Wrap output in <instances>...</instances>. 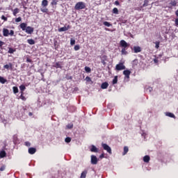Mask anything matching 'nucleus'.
<instances>
[{
  "instance_id": "nucleus-1",
  "label": "nucleus",
  "mask_w": 178,
  "mask_h": 178,
  "mask_svg": "<svg viewBox=\"0 0 178 178\" xmlns=\"http://www.w3.org/2000/svg\"><path fill=\"white\" fill-rule=\"evenodd\" d=\"M20 29H22V31H25L27 34H31L34 33V28L31 26H27V24L23 22L19 25Z\"/></svg>"
},
{
  "instance_id": "nucleus-2",
  "label": "nucleus",
  "mask_w": 178,
  "mask_h": 178,
  "mask_svg": "<svg viewBox=\"0 0 178 178\" xmlns=\"http://www.w3.org/2000/svg\"><path fill=\"white\" fill-rule=\"evenodd\" d=\"M120 47H122V50H121V54L122 55H127V51H126V49L127 48H129V45L127 42L126 40H120Z\"/></svg>"
},
{
  "instance_id": "nucleus-3",
  "label": "nucleus",
  "mask_w": 178,
  "mask_h": 178,
  "mask_svg": "<svg viewBox=\"0 0 178 178\" xmlns=\"http://www.w3.org/2000/svg\"><path fill=\"white\" fill-rule=\"evenodd\" d=\"M75 10H81V9H86V3L83 1H79L74 6Z\"/></svg>"
},
{
  "instance_id": "nucleus-4",
  "label": "nucleus",
  "mask_w": 178,
  "mask_h": 178,
  "mask_svg": "<svg viewBox=\"0 0 178 178\" xmlns=\"http://www.w3.org/2000/svg\"><path fill=\"white\" fill-rule=\"evenodd\" d=\"M102 147L103 149L106 151L108 154H112V149L106 143H102Z\"/></svg>"
},
{
  "instance_id": "nucleus-5",
  "label": "nucleus",
  "mask_w": 178,
  "mask_h": 178,
  "mask_svg": "<svg viewBox=\"0 0 178 178\" xmlns=\"http://www.w3.org/2000/svg\"><path fill=\"white\" fill-rule=\"evenodd\" d=\"M126 69V66L123 65V63H120L119 64H117L115 66V70L120 71V70H124Z\"/></svg>"
},
{
  "instance_id": "nucleus-6",
  "label": "nucleus",
  "mask_w": 178,
  "mask_h": 178,
  "mask_svg": "<svg viewBox=\"0 0 178 178\" xmlns=\"http://www.w3.org/2000/svg\"><path fill=\"white\" fill-rule=\"evenodd\" d=\"M91 163L92 165H97L98 163V159L97 158V156H91Z\"/></svg>"
},
{
  "instance_id": "nucleus-7",
  "label": "nucleus",
  "mask_w": 178,
  "mask_h": 178,
  "mask_svg": "<svg viewBox=\"0 0 178 178\" xmlns=\"http://www.w3.org/2000/svg\"><path fill=\"white\" fill-rule=\"evenodd\" d=\"M123 74L125 76L126 79H130V74H131V71L129 70H124Z\"/></svg>"
},
{
  "instance_id": "nucleus-8",
  "label": "nucleus",
  "mask_w": 178,
  "mask_h": 178,
  "mask_svg": "<svg viewBox=\"0 0 178 178\" xmlns=\"http://www.w3.org/2000/svg\"><path fill=\"white\" fill-rule=\"evenodd\" d=\"M4 69H7V70H13V64L12 63H9L3 66Z\"/></svg>"
},
{
  "instance_id": "nucleus-9",
  "label": "nucleus",
  "mask_w": 178,
  "mask_h": 178,
  "mask_svg": "<svg viewBox=\"0 0 178 178\" xmlns=\"http://www.w3.org/2000/svg\"><path fill=\"white\" fill-rule=\"evenodd\" d=\"M29 154L33 155L35 152H37V149L35 147H30L28 150Z\"/></svg>"
},
{
  "instance_id": "nucleus-10",
  "label": "nucleus",
  "mask_w": 178,
  "mask_h": 178,
  "mask_svg": "<svg viewBox=\"0 0 178 178\" xmlns=\"http://www.w3.org/2000/svg\"><path fill=\"white\" fill-rule=\"evenodd\" d=\"M3 37H8L9 35V29H3Z\"/></svg>"
},
{
  "instance_id": "nucleus-11",
  "label": "nucleus",
  "mask_w": 178,
  "mask_h": 178,
  "mask_svg": "<svg viewBox=\"0 0 178 178\" xmlns=\"http://www.w3.org/2000/svg\"><path fill=\"white\" fill-rule=\"evenodd\" d=\"M134 51L135 54H138V52H141V47L139 46H134Z\"/></svg>"
},
{
  "instance_id": "nucleus-12",
  "label": "nucleus",
  "mask_w": 178,
  "mask_h": 178,
  "mask_svg": "<svg viewBox=\"0 0 178 178\" xmlns=\"http://www.w3.org/2000/svg\"><path fill=\"white\" fill-rule=\"evenodd\" d=\"M90 151L91 152H98V148H97V147H95V145H92L90 146Z\"/></svg>"
},
{
  "instance_id": "nucleus-13",
  "label": "nucleus",
  "mask_w": 178,
  "mask_h": 178,
  "mask_svg": "<svg viewBox=\"0 0 178 178\" xmlns=\"http://www.w3.org/2000/svg\"><path fill=\"white\" fill-rule=\"evenodd\" d=\"M108 86L109 83H108V82H104L101 85V88H102V90H106V88H108Z\"/></svg>"
},
{
  "instance_id": "nucleus-14",
  "label": "nucleus",
  "mask_w": 178,
  "mask_h": 178,
  "mask_svg": "<svg viewBox=\"0 0 178 178\" xmlns=\"http://www.w3.org/2000/svg\"><path fill=\"white\" fill-rule=\"evenodd\" d=\"M70 29V25H68L67 26H63L58 29V31H67Z\"/></svg>"
},
{
  "instance_id": "nucleus-15",
  "label": "nucleus",
  "mask_w": 178,
  "mask_h": 178,
  "mask_svg": "<svg viewBox=\"0 0 178 178\" xmlns=\"http://www.w3.org/2000/svg\"><path fill=\"white\" fill-rule=\"evenodd\" d=\"M87 173H88L87 170H83L81 174L80 178H86L87 177Z\"/></svg>"
},
{
  "instance_id": "nucleus-16",
  "label": "nucleus",
  "mask_w": 178,
  "mask_h": 178,
  "mask_svg": "<svg viewBox=\"0 0 178 178\" xmlns=\"http://www.w3.org/2000/svg\"><path fill=\"white\" fill-rule=\"evenodd\" d=\"M150 159H151V158L148 155H146L143 157V161L145 162L146 163H148V162H149Z\"/></svg>"
},
{
  "instance_id": "nucleus-17",
  "label": "nucleus",
  "mask_w": 178,
  "mask_h": 178,
  "mask_svg": "<svg viewBox=\"0 0 178 178\" xmlns=\"http://www.w3.org/2000/svg\"><path fill=\"white\" fill-rule=\"evenodd\" d=\"M27 42L29 45H34V44H35V41L33 39H28Z\"/></svg>"
},
{
  "instance_id": "nucleus-18",
  "label": "nucleus",
  "mask_w": 178,
  "mask_h": 178,
  "mask_svg": "<svg viewBox=\"0 0 178 178\" xmlns=\"http://www.w3.org/2000/svg\"><path fill=\"white\" fill-rule=\"evenodd\" d=\"M42 6H43L44 8H46V6H48V0H42Z\"/></svg>"
},
{
  "instance_id": "nucleus-19",
  "label": "nucleus",
  "mask_w": 178,
  "mask_h": 178,
  "mask_svg": "<svg viewBox=\"0 0 178 178\" xmlns=\"http://www.w3.org/2000/svg\"><path fill=\"white\" fill-rule=\"evenodd\" d=\"M6 156V152L4 150L0 152V158H5Z\"/></svg>"
},
{
  "instance_id": "nucleus-20",
  "label": "nucleus",
  "mask_w": 178,
  "mask_h": 178,
  "mask_svg": "<svg viewBox=\"0 0 178 178\" xmlns=\"http://www.w3.org/2000/svg\"><path fill=\"white\" fill-rule=\"evenodd\" d=\"M6 81H8L6 79L3 78V76H0V83H1V84H5Z\"/></svg>"
},
{
  "instance_id": "nucleus-21",
  "label": "nucleus",
  "mask_w": 178,
  "mask_h": 178,
  "mask_svg": "<svg viewBox=\"0 0 178 178\" xmlns=\"http://www.w3.org/2000/svg\"><path fill=\"white\" fill-rule=\"evenodd\" d=\"M127 152H129V147L124 146V152L122 153V155H126V154H127Z\"/></svg>"
},
{
  "instance_id": "nucleus-22",
  "label": "nucleus",
  "mask_w": 178,
  "mask_h": 178,
  "mask_svg": "<svg viewBox=\"0 0 178 178\" xmlns=\"http://www.w3.org/2000/svg\"><path fill=\"white\" fill-rule=\"evenodd\" d=\"M170 5L171 6H177V1H176V0H172L170 3Z\"/></svg>"
},
{
  "instance_id": "nucleus-23",
  "label": "nucleus",
  "mask_w": 178,
  "mask_h": 178,
  "mask_svg": "<svg viewBox=\"0 0 178 178\" xmlns=\"http://www.w3.org/2000/svg\"><path fill=\"white\" fill-rule=\"evenodd\" d=\"M8 52V54H13V53L16 52V49H13L12 47H9Z\"/></svg>"
},
{
  "instance_id": "nucleus-24",
  "label": "nucleus",
  "mask_w": 178,
  "mask_h": 178,
  "mask_svg": "<svg viewBox=\"0 0 178 178\" xmlns=\"http://www.w3.org/2000/svg\"><path fill=\"white\" fill-rule=\"evenodd\" d=\"M165 115L168 116L169 118H176V116H175V114L172 113H165Z\"/></svg>"
},
{
  "instance_id": "nucleus-25",
  "label": "nucleus",
  "mask_w": 178,
  "mask_h": 178,
  "mask_svg": "<svg viewBox=\"0 0 178 178\" xmlns=\"http://www.w3.org/2000/svg\"><path fill=\"white\" fill-rule=\"evenodd\" d=\"M113 13H114V15H119V10L118 8H114L113 9Z\"/></svg>"
},
{
  "instance_id": "nucleus-26",
  "label": "nucleus",
  "mask_w": 178,
  "mask_h": 178,
  "mask_svg": "<svg viewBox=\"0 0 178 178\" xmlns=\"http://www.w3.org/2000/svg\"><path fill=\"white\" fill-rule=\"evenodd\" d=\"M19 8H15V9L13 10V15H14L15 16H16V15H17V13H19Z\"/></svg>"
},
{
  "instance_id": "nucleus-27",
  "label": "nucleus",
  "mask_w": 178,
  "mask_h": 178,
  "mask_svg": "<svg viewBox=\"0 0 178 178\" xmlns=\"http://www.w3.org/2000/svg\"><path fill=\"white\" fill-rule=\"evenodd\" d=\"M13 90L14 94H17V92H19V88H17V87H16V86H14L13 88Z\"/></svg>"
},
{
  "instance_id": "nucleus-28",
  "label": "nucleus",
  "mask_w": 178,
  "mask_h": 178,
  "mask_svg": "<svg viewBox=\"0 0 178 178\" xmlns=\"http://www.w3.org/2000/svg\"><path fill=\"white\" fill-rule=\"evenodd\" d=\"M19 90H20L21 92H23V91H24V90H26V86H24V85H21L19 86Z\"/></svg>"
},
{
  "instance_id": "nucleus-29",
  "label": "nucleus",
  "mask_w": 178,
  "mask_h": 178,
  "mask_svg": "<svg viewBox=\"0 0 178 178\" xmlns=\"http://www.w3.org/2000/svg\"><path fill=\"white\" fill-rule=\"evenodd\" d=\"M104 26H106V27H111V26H112L111 24H110L108 22H104L103 23Z\"/></svg>"
},
{
  "instance_id": "nucleus-30",
  "label": "nucleus",
  "mask_w": 178,
  "mask_h": 178,
  "mask_svg": "<svg viewBox=\"0 0 178 178\" xmlns=\"http://www.w3.org/2000/svg\"><path fill=\"white\" fill-rule=\"evenodd\" d=\"M85 71L86 73H91V68L90 67H85Z\"/></svg>"
},
{
  "instance_id": "nucleus-31",
  "label": "nucleus",
  "mask_w": 178,
  "mask_h": 178,
  "mask_svg": "<svg viewBox=\"0 0 178 178\" xmlns=\"http://www.w3.org/2000/svg\"><path fill=\"white\" fill-rule=\"evenodd\" d=\"M113 84H118V76H115L113 79Z\"/></svg>"
},
{
  "instance_id": "nucleus-32",
  "label": "nucleus",
  "mask_w": 178,
  "mask_h": 178,
  "mask_svg": "<svg viewBox=\"0 0 178 178\" xmlns=\"http://www.w3.org/2000/svg\"><path fill=\"white\" fill-rule=\"evenodd\" d=\"M55 67H56V69H62V65H60V63H59V62L56 63V66Z\"/></svg>"
},
{
  "instance_id": "nucleus-33",
  "label": "nucleus",
  "mask_w": 178,
  "mask_h": 178,
  "mask_svg": "<svg viewBox=\"0 0 178 178\" xmlns=\"http://www.w3.org/2000/svg\"><path fill=\"white\" fill-rule=\"evenodd\" d=\"M13 143L14 144H16V143H17V135L13 136Z\"/></svg>"
},
{
  "instance_id": "nucleus-34",
  "label": "nucleus",
  "mask_w": 178,
  "mask_h": 178,
  "mask_svg": "<svg viewBox=\"0 0 178 178\" xmlns=\"http://www.w3.org/2000/svg\"><path fill=\"white\" fill-rule=\"evenodd\" d=\"M86 81H87V83H92V80H91V78L90 76H86Z\"/></svg>"
},
{
  "instance_id": "nucleus-35",
  "label": "nucleus",
  "mask_w": 178,
  "mask_h": 178,
  "mask_svg": "<svg viewBox=\"0 0 178 178\" xmlns=\"http://www.w3.org/2000/svg\"><path fill=\"white\" fill-rule=\"evenodd\" d=\"M23 94H24V92H22L19 98H20L21 99H22V101H26V97L23 95Z\"/></svg>"
},
{
  "instance_id": "nucleus-36",
  "label": "nucleus",
  "mask_w": 178,
  "mask_h": 178,
  "mask_svg": "<svg viewBox=\"0 0 178 178\" xmlns=\"http://www.w3.org/2000/svg\"><path fill=\"white\" fill-rule=\"evenodd\" d=\"M108 60V56H106V55L102 56V60Z\"/></svg>"
},
{
  "instance_id": "nucleus-37",
  "label": "nucleus",
  "mask_w": 178,
  "mask_h": 178,
  "mask_svg": "<svg viewBox=\"0 0 178 178\" xmlns=\"http://www.w3.org/2000/svg\"><path fill=\"white\" fill-rule=\"evenodd\" d=\"M65 143H70L72 141V138L70 137H67L65 139Z\"/></svg>"
},
{
  "instance_id": "nucleus-38",
  "label": "nucleus",
  "mask_w": 178,
  "mask_h": 178,
  "mask_svg": "<svg viewBox=\"0 0 178 178\" xmlns=\"http://www.w3.org/2000/svg\"><path fill=\"white\" fill-rule=\"evenodd\" d=\"M41 12H42L43 13H47L48 12V8H41L40 9Z\"/></svg>"
},
{
  "instance_id": "nucleus-39",
  "label": "nucleus",
  "mask_w": 178,
  "mask_h": 178,
  "mask_svg": "<svg viewBox=\"0 0 178 178\" xmlns=\"http://www.w3.org/2000/svg\"><path fill=\"white\" fill-rule=\"evenodd\" d=\"M51 5H58V1L57 0H52Z\"/></svg>"
},
{
  "instance_id": "nucleus-40",
  "label": "nucleus",
  "mask_w": 178,
  "mask_h": 178,
  "mask_svg": "<svg viewBox=\"0 0 178 178\" xmlns=\"http://www.w3.org/2000/svg\"><path fill=\"white\" fill-rule=\"evenodd\" d=\"M143 7L148 6V0H145L143 5Z\"/></svg>"
},
{
  "instance_id": "nucleus-41",
  "label": "nucleus",
  "mask_w": 178,
  "mask_h": 178,
  "mask_svg": "<svg viewBox=\"0 0 178 178\" xmlns=\"http://www.w3.org/2000/svg\"><path fill=\"white\" fill-rule=\"evenodd\" d=\"M1 19L4 20V22H8V17H5V15L1 16Z\"/></svg>"
},
{
  "instance_id": "nucleus-42",
  "label": "nucleus",
  "mask_w": 178,
  "mask_h": 178,
  "mask_svg": "<svg viewBox=\"0 0 178 178\" xmlns=\"http://www.w3.org/2000/svg\"><path fill=\"white\" fill-rule=\"evenodd\" d=\"M74 51H79L80 49V46L79 45H75L74 47Z\"/></svg>"
},
{
  "instance_id": "nucleus-43",
  "label": "nucleus",
  "mask_w": 178,
  "mask_h": 178,
  "mask_svg": "<svg viewBox=\"0 0 178 178\" xmlns=\"http://www.w3.org/2000/svg\"><path fill=\"white\" fill-rule=\"evenodd\" d=\"M21 20H22V17H19L15 19L16 23L20 22Z\"/></svg>"
},
{
  "instance_id": "nucleus-44",
  "label": "nucleus",
  "mask_w": 178,
  "mask_h": 178,
  "mask_svg": "<svg viewBox=\"0 0 178 178\" xmlns=\"http://www.w3.org/2000/svg\"><path fill=\"white\" fill-rule=\"evenodd\" d=\"M74 44H76V40H73V39H71V40H70V44H71V45H74Z\"/></svg>"
},
{
  "instance_id": "nucleus-45",
  "label": "nucleus",
  "mask_w": 178,
  "mask_h": 178,
  "mask_svg": "<svg viewBox=\"0 0 178 178\" xmlns=\"http://www.w3.org/2000/svg\"><path fill=\"white\" fill-rule=\"evenodd\" d=\"M154 44H156L155 48H156V49H158L159 48V42H155Z\"/></svg>"
},
{
  "instance_id": "nucleus-46",
  "label": "nucleus",
  "mask_w": 178,
  "mask_h": 178,
  "mask_svg": "<svg viewBox=\"0 0 178 178\" xmlns=\"http://www.w3.org/2000/svg\"><path fill=\"white\" fill-rule=\"evenodd\" d=\"M15 35V31L13 30H10L9 32V35L13 36Z\"/></svg>"
},
{
  "instance_id": "nucleus-47",
  "label": "nucleus",
  "mask_w": 178,
  "mask_h": 178,
  "mask_svg": "<svg viewBox=\"0 0 178 178\" xmlns=\"http://www.w3.org/2000/svg\"><path fill=\"white\" fill-rule=\"evenodd\" d=\"M26 62H28V63H33V60H31V59L27 58H26Z\"/></svg>"
},
{
  "instance_id": "nucleus-48",
  "label": "nucleus",
  "mask_w": 178,
  "mask_h": 178,
  "mask_svg": "<svg viewBox=\"0 0 178 178\" xmlns=\"http://www.w3.org/2000/svg\"><path fill=\"white\" fill-rule=\"evenodd\" d=\"M101 63L102 65H104V66H106V60H101Z\"/></svg>"
},
{
  "instance_id": "nucleus-49",
  "label": "nucleus",
  "mask_w": 178,
  "mask_h": 178,
  "mask_svg": "<svg viewBox=\"0 0 178 178\" xmlns=\"http://www.w3.org/2000/svg\"><path fill=\"white\" fill-rule=\"evenodd\" d=\"M5 169H6L5 165H2V166L0 168V171H1V172H3V170H5Z\"/></svg>"
},
{
  "instance_id": "nucleus-50",
  "label": "nucleus",
  "mask_w": 178,
  "mask_h": 178,
  "mask_svg": "<svg viewBox=\"0 0 178 178\" xmlns=\"http://www.w3.org/2000/svg\"><path fill=\"white\" fill-rule=\"evenodd\" d=\"M25 145L26 147H30L31 145V143H30V142H25Z\"/></svg>"
},
{
  "instance_id": "nucleus-51",
  "label": "nucleus",
  "mask_w": 178,
  "mask_h": 178,
  "mask_svg": "<svg viewBox=\"0 0 178 178\" xmlns=\"http://www.w3.org/2000/svg\"><path fill=\"white\" fill-rule=\"evenodd\" d=\"M67 129H73V124L67 125Z\"/></svg>"
},
{
  "instance_id": "nucleus-52",
  "label": "nucleus",
  "mask_w": 178,
  "mask_h": 178,
  "mask_svg": "<svg viewBox=\"0 0 178 178\" xmlns=\"http://www.w3.org/2000/svg\"><path fill=\"white\" fill-rule=\"evenodd\" d=\"M5 44V42H2L1 40H0V48H1V47L3 46V45H4Z\"/></svg>"
},
{
  "instance_id": "nucleus-53",
  "label": "nucleus",
  "mask_w": 178,
  "mask_h": 178,
  "mask_svg": "<svg viewBox=\"0 0 178 178\" xmlns=\"http://www.w3.org/2000/svg\"><path fill=\"white\" fill-rule=\"evenodd\" d=\"M114 3H115V5H116L117 6H118V5H120V3H119V1H115Z\"/></svg>"
},
{
  "instance_id": "nucleus-54",
  "label": "nucleus",
  "mask_w": 178,
  "mask_h": 178,
  "mask_svg": "<svg viewBox=\"0 0 178 178\" xmlns=\"http://www.w3.org/2000/svg\"><path fill=\"white\" fill-rule=\"evenodd\" d=\"M154 63H158L159 62V60H158V58H154Z\"/></svg>"
},
{
  "instance_id": "nucleus-55",
  "label": "nucleus",
  "mask_w": 178,
  "mask_h": 178,
  "mask_svg": "<svg viewBox=\"0 0 178 178\" xmlns=\"http://www.w3.org/2000/svg\"><path fill=\"white\" fill-rule=\"evenodd\" d=\"M175 26H178V18L175 19Z\"/></svg>"
},
{
  "instance_id": "nucleus-56",
  "label": "nucleus",
  "mask_w": 178,
  "mask_h": 178,
  "mask_svg": "<svg viewBox=\"0 0 178 178\" xmlns=\"http://www.w3.org/2000/svg\"><path fill=\"white\" fill-rule=\"evenodd\" d=\"M56 44H58V42H54L55 49H58V47H56Z\"/></svg>"
},
{
  "instance_id": "nucleus-57",
  "label": "nucleus",
  "mask_w": 178,
  "mask_h": 178,
  "mask_svg": "<svg viewBox=\"0 0 178 178\" xmlns=\"http://www.w3.org/2000/svg\"><path fill=\"white\" fill-rule=\"evenodd\" d=\"M134 63H136V65H137V63H138V60H134Z\"/></svg>"
},
{
  "instance_id": "nucleus-58",
  "label": "nucleus",
  "mask_w": 178,
  "mask_h": 178,
  "mask_svg": "<svg viewBox=\"0 0 178 178\" xmlns=\"http://www.w3.org/2000/svg\"><path fill=\"white\" fill-rule=\"evenodd\" d=\"M175 15H176V17H178V10H177L175 11Z\"/></svg>"
},
{
  "instance_id": "nucleus-59",
  "label": "nucleus",
  "mask_w": 178,
  "mask_h": 178,
  "mask_svg": "<svg viewBox=\"0 0 178 178\" xmlns=\"http://www.w3.org/2000/svg\"><path fill=\"white\" fill-rule=\"evenodd\" d=\"M106 31H111V29H108V28H105Z\"/></svg>"
},
{
  "instance_id": "nucleus-60",
  "label": "nucleus",
  "mask_w": 178,
  "mask_h": 178,
  "mask_svg": "<svg viewBox=\"0 0 178 178\" xmlns=\"http://www.w3.org/2000/svg\"><path fill=\"white\" fill-rule=\"evenodd\" d=\"M104 154L100 155V158H104Z\"/></svg>"
},
{
  "instance_id": "nucleus-61",
  "label": "nucleus",
  "mask_w": 178,
  "mask_h": 178,
  "mask_svg": "<svg viewBox=\"0 0 178 178\" xmlns=\"http://www.w3.org/2000/svg\"><path fill=\"white\" fill-rule=\"evenodd\" d=\"M29 116H31V115H33V113L30 112V113H29Z\"/></svg>"
}]
</instances>
